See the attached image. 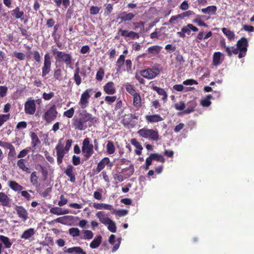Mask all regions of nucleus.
<instances>
[{"label":"nucleus","mask_w":254,"mask_h":254,"mask_svg":"<svg viewBox=\"0 0 254 254\" xmlns=\"http://www.w3.org/2000/svg\"><path fill=\"white\" fill-rule=\"evenodd\" d=\"M81 151L83 155L84 161L88 160L94 153V146L91 143V139L86 137L82 142Z\"/></svg>","instance_id":"obj_4"},{"label":"nucleus","mask_w":254,"mask_h":254,"mask_svg":"<svg viewBox=\"0 0 254 254\" xmlns=\"http://www.w3.org/2000/svg\"><path fill=\"white\" fill-rule=\"evenodd\" d=\"M10 198L3 192H0V204L4 207H10Z\"/></svg>","instance_id":"obj_18"},{"label":"nucleus","mask_w":254,"mask_h":254,"mask_svg":"<svg viewBox=\"0 0 254 254\" xmlns=\"http://www.w3.org/2000/svg\"><path fill=\"white\" fill-rule=\"evenodd\" d=\"M222 54L220 52H215L213 56V64L218 65L220 64V59Z\"/></svg>","instance_id":"obj_38"},{"label":"nucleus","mask_w":254,"mask_h":254,"mask_svg":"<svg viewBox=\"0 0 254 254\" xmlns=\"http://www.w3.org/2000/svg\"><path fill=\"white\" fill-rule=\"evenodd\" d=\"M174 107L177 110L182 111L185 110L186 105L184 102L181 101L179 103L175 104Z\"/></svg>","instance_id":"obj_59"},{"label":"nucleus","mask_w":254,"mask_h":254,"mask_svg":"<svg viewBox=\"0 0 254 254\" xmlns=\"http://www.w3.org/2000/svg\"><path fill=\"white\" fill-rule=\"evenodd\" d=\"M10 117V115L9 114H0V127H1L5 122L9 120Z\"/></svg>","instance_id":"obj_51"},{"label":"nucleus","mask_w":254,"mask_h":254,"mask_svg":"<svg viewBox=\"0 0 254 254\" xmlns=\"http://www.w3.org/2000/svg\"><path fill=\"white\" fill-rule=\"evenodd\" d=\"M63 138L59 140L58 143L55 147L57 155V161L59 165L63 163V160L64 155L67 153L64 148V143H63Z\"/></svg>","instance_id":"obj_8"},{"label":"nucleus","mask_w":254,"mask_h":254,"mask_svg":"<svg viewBox=\"0 0 254 254\" xmlns=\"http://www.w3.org/2000/svg\"><path fill=\"white\" fill-rule=\"evenodd\" d=\"M14 210L16 211L18 216L23 221H25L28 218V211L23 206L15 205Z\"/></svg>","instance_id":"obj_14"},{"label":"nucleus","mask_w":254,"mask_h":254,"mask_svg":"<svg viewBox=\"0 0 254 254\" xmlns=\"http://www.w3.org/2000/svg\"><path fill=\"white\" fill-rule=\"evenodd\" d=\"M130 143L136 148L135 150V153L138 155H140L141 154V151L143 149V147L141 144L136 138H132L130 140Z\"/></svg>","instance_id":"obj_27"},{"label":"nucleus","mask_w":254,"mask_h":254,"mask_svg":"<svg viewBox=\"0 0 254 254\" xmlns=\"http://www.w3.org/2000/svg\"><path fill=\"white\" fill-rule=\"evenodd\" d=\"M110 163V159L108 157L103 158L98 164L96 169L97 173L100 172L105 167V165H109Z\"/></svg>","instance_id":"obj_22"},{"label":"nucleus","mask_w":254,"mask_h":254,"mask_svg":"<svg viewBox=\"0 0 254 254\" xmlns=\"http://www.w3.org/2000/svg\"><path fill=\"white\" fill-rule=\"evenodd\" d=\"M58 114L56 105H53L45 112L43 118L46 123H50L57 118Z\"/></svg>","instance_id":"obj_6"},{"label":"nucleus","mask_w":254,"mask_h":254,"mask_svg":"<svg viewBox=\"0 0 254 254\" xmlns=\"http://www.w3.org/2000/svg\"><path fill=\"white\" fill-rule=\"evenodd\" d=\"M133 97V106L137 108H140L142 106L141 98L139 93H136Z\"/></svg>","instance_id":"obj_31"},{"label":"nucleus","mask_w":254,"mask_h":254,"mask_svg":"<svg viewBox=\"0 0 254 254\" xmlns=\"http://www.w3.org/2000/svg\"><path fill=\"white\" fill-rule=\"evenodd\" d=\"M97 120V118L86 110H82L79 112L78 117L75 116L72 119V125L75 129L81 131L91 127Z\"/></svg>","instance_id":"obj_1"},{"label":"nucleus","mask_w":254,"mask_h":254,"mask_svg":"<svg viewBox=\"0 0 254 254\" xmlns=\"http://www.w3.org/2000/svg\"><path fill=\"white\" fill-rule=\"evenodd\" d=\"M38 177L37 176L36 172H33L32 173L30 176V182L34 186H37L38 182Z\"/></svg>","instance_id":"obj_50"},{"label":"nucleus","mask_w":254,"mask_h":254,"mask_svg":"<svg viewBox=\"0 0 254 254\" xmlns=\"http://www.w3.org/2000/svg\"><path fill=\"white\" fill-rule=\"evenodd\" d=\"M92 92L93 89L88 88L86 89L81 94L78 104L82 109H85L88 106L89 99L92 95Z\"/></svg>","instance_id":"obj_5"},{"label":"nucleus","mask_w":254,"mask_h":254,"mask_svg":"<svg viewBox=\"0 0 254 254\" xmlns=\"http://www.w3.org/2000/svg\"><path fill=\"white\" fill-rule=\"evenodd\" d=\"M137 133L142 138L149 140L152 141H158L160 140V135L157 129H150L144 127L139 129Z\"/></svg>","instance_id":"obj_2"},{"label":"nucleus","mask_w":254,"mask_h":254,"mask_svg":"<svg viewBox=\"0 0 254 254\" xmlns=\"http://www.w3.org/2000/svg\"><path fill=\"white\" fill-rule=\"evenodd\" d=\"M27 160L25 159H20L17 162V165L19 168L22 171L25 172L27 173H30V169L27 167L26 163Z\"/></svg>","instance_id":"obj_21"},{"label":"nucleus","mask_w":254,"mask_h":254,"mask_svg":"<svg viewBox=\"0 0 254 254\" xmlns=\"http://www.w3.org/2000/svg\"><path fill=\"white\" fill-rule=\"evenodd\" d=\"M137 14L138 13L136 11H134L133 12H123L122 13L121 16L120 17L121 21L119 22V24L122 23H126L127 21L132 20Z\"/></svg>","instance_id":"obj_15"},{"label":"nucleus","mask_w":254,"mask_h":254,"mask_svg":"<svg viewBox=\"0 0 254 254\" xmlns=\"http://www.w3.org/2000/svg\"><path fill=\"white\" fill-rule=\"evenodd\" d=\"M75 111L73 107L70 108L69 109L64 112L63 115L68 118H71L74 114Z\"/></svg>","instance_id":"obj_53"},{"label":"nucleus","mask_w":254,"mask_h":254,"mask_svg":"<svg viewBox=\"0 0 254 254\" xmlns=\"http://www.w3.org/2000/svg\"><path fill=\"white\" fill-rule=\"evenodd\" d=\"M105 74L104 69L103 67H100L97 71L96 75V79L97 80L101 81L103 79Z\"/></svg>","instance_id":"obj_48"},{"label":"nucleus","mask_w":254,"mask_h":254,"mask_svg":"<svg viewBox=\"0 0 254 254\" xmlns=\"http://www.w3.org/2000/svg\"><path fill=\"white\" fill-rule=\"evenodd\" d=\"M237 47H232V55L239 53L238 57L241 59L246 55L247 48L249 46L248 41L246 38L242 37L238 40L236 44Z\"/></svg>","instance_id":"obj_3"},{"label":"nucleus","mask_w":254,"mask_h":254,"mask_svg":"<svg viewBox=\"0 0 254 254\" xmlns=\"http://www.w3.org/2000/svg\"><path fill=\"white\" fill-rule=\"evenodd\" d=\"M161 70V68L153 67L141 70L140 73L144 78L151 79L157 76Z\"/></svg>","instance_id":"obj_7"},{"label":"nucleus","mask_w":254,"mask_h":254,"mask_svg":"<svg viewBox=\"0 0 254 254\" xmlns=\"http://www.w3.org/2000/svg\"><path fill=\"white\" fill-rule=\"evenodd\" d=\"M162 47L158 45H154L149 47L147 51L154 55L158 54L161 51Z\"/></svg>","instance_id":"obj_36"},{"label":"nucleus","mask_w":254,"mask_h":254,"mask_svg":"<svg viewBox=\"0 0 254 254\" xmlns=\"http://www.w3.org/2000/svg\"><path fill=\"white\" fill-rule=\"evenodd\" d=\"M64 174L67 176L71 183H74L76 181V172L74 167L71 164L67 165L65 168Z\"/></svg>","instance_id":"obj_13"},{"label":"nucleus","mask_w":254,"mask_h":254,"mask_svg":"<svg viewBox=\"0 0 254 254\" xmlns=\"http://www.w3.org/2000/svg\"><path fill=\"white\" fill-rule=\"evenodd\" d=\"M150 156L153 160H156L162 163H164L165 162V159L163 156L158 153H151L150 154Z\"/></svg>","instance_id":"obj_49"},{"label":"nucleus","mask_w":254,"mask_h":254,"mask_svg":"<svg viewBox=\"0 0 254 254\" xmlns=\"http://www.w3.org/2000/svg\"><path fill=\"white\" fill-rule=\"evenodd\" d=\"M145 119L148 123L150 124L158 123L163 120V118L159 114L147 115L145 116Z\"/></svg>","instance_id":"obj_17"},{"label":"nucleus","mask_w":254,"mask_h":254,"mask_svg":"<svg viewBox=\"0 0 254 254\" xmlns=\"http://www.w3.org/2000/svg\"><path fill=\"white\" fill-rule=\"evenodd\" d=\"M54 78L55 80L61 81L63 80L62 71L60 68H56L54 71Z\"/></svg>","instance_id":"obj_42"},{"label":"nucleus","mask_w":254,"mask_h":254,"mask_svg":"<svg viewBox=\"0 0 254 254\" xmlns=\"http://www.w3.org/2000/svg\"><path fill=\"white\" fill-rule=\"evenodd\" d=\"M79 73V68H77L75 69V70H74L73 78L77 86H79L81 83V78L80 76Z\"/></svg>","instance_id":"obj_46"},{"label":"nucleus","mask_w":254,"mask_h":254,"mask_svg":"<svg viewBox=\"0 0 254 254\" xmlns=\"http://www.w3.org/2000/svg\"><path fill=\"white\" fill-rule=\"evenodd\" d=\"M30 136L31 138L32 150L34 151L36 148L37 146L41 144V141L35 132H32Z\"/></svg>","instance_id":"obj_23"},{"label":"nucleus","mask_w":254,"mask_h":254,"mask_svg":"<svg viewBox=\"0 0 254 254\" xmlns=\"http://www.w3.org/2000/svg\"><path fill=\"white\" fill-rule=\"evenodd\" d=\"M107 225H108V229L110 232L112 233H115L116 232L117 227L116 224L114 221L111 220L110 222H109Z\"/></svg>","instance_id":"obj_55"},{"label":"nucleus","mask_w":254,"mask_h":254,"mask_svg":"<svg viewBox=\"0 0 254 254\" xmlns=\"http://www.w3.org/2000/svg\"><path fill=\"white\" fill-rule=\"evenodd\" d=\"M33 59L38 64L41 63V57L39 52L37 51H34L33 52Z\"/></svg>","instance_id":"obj_57"},{"label":"nucleus","mask_w":254,"mask_h":254,"mask_svg":"<svg viewBox=\"0 0 254 254\" xmlns=\"http://www.w3.org/2000/svg\"><path fill=\"white\" fill-rule=\"evenodd\" d=\"M222 31L224 33V34L227 37V38L231 41L234 40L235 38V34L233 31H231L230 30L226 28H222L221 29Z\"/></svg>","instance_id":"obj_37"},{"label":"nucleus","mask_w":254,"mask_h":254,"mask_svg":"<svg viewBox=\"0 0 254 254\" xmlns=\"http://www.w3.org/2000/svg\"><path fill=\"white\" fill-rule=\"evenodd\" d=\"M9 187L14 191H21L23 187L16 181L10 180L8 182Z\"/></svg>","instance_id":"obj_26"},{"label":"nucleus","mask_w":254,"mask_h":254,"mask_svg":"<svg viewBox=\"0 0 254 254\" xmlns=\"http://www.w3.org/2000/svg\"><path fill=\"white\" fill-rule=\"evenodd\" d=\"M188 108L183 111L185 114H189L194 111L197 106L196 101L192 100L189 102L187 104Z\"/></svg>","instance_id":"obj_25"},{"label":"nucleus","mask_w":254,"mask_h":254,"mask_svg":"<svg viewBox=\"0 0 254 254\" xmlns=\"http://www.w3.org/2000/svg\"><path fill=\"white\" fill-rule=\"evenodd\" d=\"M8 153V159L11 161L14 160L16 159V152L14 146H12L9 149Z\"/></svg>","instance_id":"obj_45"},{"label":"nucleus","mask_w":254,"mask_h":254,"mask_svg":"<svg viewBox=\"0 0 254 254\" xmlns=\"http://www.w3.org/2000/svg\"><path fill=\"white\" fill-rule=\"evenodd\" d=\"M29 151L30 149L28 148L24 149L20 151V152L17 155V157L20 159H23L22 158L25 157L28 154Z\"/></svg>","instance_id":"obj_61"},{"label":"nucleus","mask_w":254,"mask_h":254,"mask_svg":"<svg viewBox=\"0 0 254 254\" xmlns=\"http://www.w3.org/2000/svg\"><path fill=\"white\" fill-rule=\"evenodd\" d=\"M104 91L108 95H113L116 92L115 84L112 81H109L103 86Z\"/></svg>","instance_id":"obj_16"},{"label":"nucleus","mask_w":254,"mask_h":254,"mask_svg":"<svg viewBox=\"0 0 254 254\" xmlns=\"http://www.w3.org/2000/svg\"><path fill=\"white\" fill-rule=\"evenodd\" d=\"M12 15L16 18H21L24 15V12L20 11L19 7H16L12 11Z\"/></svg>","instance_id":"obj_43"},{"label":"nucleus","mask_w":254,"mask_h":254,"mask_svg":"<svg viewBox=\"0 0 254 254\" xmlns=\"http://www.w3.org/2000/svg\"><path fill=\"white\" fill-rule=\"evenodd\" d=\"M151 89L156 91L158 94V95L162 96V100L164 101V102H166L167 101L168 98V94L163 88L157 87V86L153 85L151 86Z\"/></svg>","instance_id":"obj_19"},{"label":"nucleus","mask_w":254,"mask_h":254,"mask_svg":"<svg viewBox=\"0 0 254 254\" xmlns=\"http://www.w3.org/2000/svg\"><path fill=\"white\" fill-rule=\"evenodd\" d=\"M101 7L96 6H91L90 8V13L91 15H96L99 13Z\"/></svg>","instance_id":"obj_62"},{"label":"nucleus","mask_w":254,"mask_h":254,"mask_svg":"<svg viewBox=\"0 0 254 254\" xmlns=\"http://www.w3.org/2000/svg\"><path fill=\"white\" fill-rule=\"evenodd\" d=\"M65 252L69 254H87L84 251L83 249L80 247H74L72 248H69L67 249Z\"/></svg>","instance_id":"obj_29"},{"label":"nucleus","mask_w":254,"mask_h":254,"mask_svg":"<svg viewBox=\"0 0 254 254\" xmlns=\"http://www.w3.org/2000/svg\"><path fill=\"white\" fill-rule=\"evenodd\" d=\"M212 98L213 97L211 95H207L203 99H202L201 100V105L204 107H209L211 104L210 100L212 99Z\"/></svg>","instance_id":"obj_39"},{"label":"nucleus","mask_w":254,"mask_h":254,"mask_svg":"<svg viewBox=\"0 0 254 254\" xmlns=\"http://www.w3.org/2000/svg\"><path fill=\"white\" fill-rule=\"evenodd\" d=\"M193 22L197 23L198 26L207 27V24L200 19L198 15L197 16L195 19H193Z\"/></svg>","instance_id":"obj_63"},{"label":"nucleus","mask_w":254,"mask_h":254,"mask_svg":"<svg viewBox=\"0 0 254 254\" xmlns=\"http://www.w3.org/2000/svg\"><path fill=\"white\" fill-rule=\"evenodd\" d=\"M132 25L134 26V30H136L137 29L140 28L142 31L144 28V22L142 21L135 22L132 23Z\"/></svg>","instance_id":"obj_56"},{"label":"nucleus","mask_w":254,"mask_h":254,"mask_svg":"<svg viewBox=\"0 0 254 254\" xmlns=\"http://www.w3.org/2000/svg\"><path fill=\"white\" fill-rule=\"evenodd\" d=\"M80 232V230L77 228H71L69 229V233L73 237L79 236Z\"/></svg>","instance_id":"obj_52"},{"label":"nucleus","mask_w":254,"mask_h":254,"mask_svg":"<svg viewBox=\"0 0 254 254\" xmlns=\"http://www.w3.org/2000/svg\"><path fill=\"white\" fill-rule=\"evenodd\" d=\"M129 33V31L127 30H123L120 28L118 30V34L125 38H128Z\"/></svg>","instance_id":"obj_64"},{"label":"nucleus","mask_w":254,"mask_h":254,"mask_svg":"<svg viewBox=\"0 0 254 254\" xmlns=\"http://www.w3.org/2000/svg\"><path fill=\"white\" fill-rule=\"evenodd\" d=\"M96 216L99 219L100 221L105 225H107L111 220L102 211L98 212Z\"/></svg>","instance_id":"obj_28"},{"label":"nucleus","mask_w":254,"mask_h":254,"mask_svg":"<svg viewBox=\"0 0 254 254\" xmlns=\"http://www.w3.org/2000/svg\"><path fill=\"white\" fill-rule=\"evenodd\" d=\"M0 241L4 245V248L6 249H9L12 245V242H11L10 239L3 235H0Z\"/></svg>","instance_id":"obj_33"},{"label":"nucleus","mask_w":254,"mask_h":254,"mask_svg":"<svg viewBox=\"0 0 254 254\" xmlns=\"http://www.w3.org/2000/svg\"><path fill=\"white\" fill-rule=\"evenodd\" d=\"M35 231L34 228H29L23 232L20 236V238L27 240L30 238L35 234Z\"/></svg>","instance_id":"obj_30"},{"label":"nucleus","mask_w":254,"mask_h":254,"mask_svg":"<svg viewBox=\"0 0 254 254\" xmlns=\"http://www.w3.org/2000/svg\"><path fill=\"white\" fill-rule=\"evenodd\" d=\"M123 171L124 172L127 171L128 173H127V177H129L131 176L133 174V172H134L133 166L132 165H130L129 167L124 169L123 170Z\"/></svg>","instance_id":"obj_60"},{"label":"nucleus","mask_w":254,"mask_h":254,"mask_svg":"<svg viewBox=\"0 0 254 254\" xmlns=\"http://www.w3.org/2000/svg\"><path fill=\"white\" fill-rule=\"evenodd\" d=\"M125 62V57L123 55H121L118 58L117 62H116V70L117 72H120L121 70L122 67L124 64Z\"/></svg>","instance_id":"obj_35"},{"label":"nucleus","mask_w":254,"mask_h":254,"mask_svg":"<svg viewBox=\"0 0 254 254\" xmlns=\"http://www.w3.org/2000/svg\"><path fill=\"white\" fill-rule=\"evenodd\" d=\"M106 151L108 154H113L114 153L115 151V146L112 141L109 140L107 141Z\"/></svg>","instance_id":"obj_40"},{"label":"nucleus","mask_w":254,"mask_h":254,"mask_svg":"<svg viewBox=\"0 0 254 254\" xmlns=\"http://www.w3.org/2000/svg\"><path fill=\"white\" fill-rule=\"evenodd\" d=\"M52 57L49 53H46L44 57V63L42 67V76L45 77L51 70Z\"/></svg>","instance_id":"obj_9"},{"label":"nucleus","mask_w":254,"mask_h":254,"mask_svg":"<svg viewBox=\"0 0 254 254\" xmlns=\"http://www.w3.org/2000/svg\"><path fill=\"white\" fill-rule=\"evenodd\" d=\"M82 233L84 234V236L80 237L82 239L90 240L93 237V233L90 230H82Z\"/></svg>","instance_id":"obj_47"},{"label":"nucleus","mask_w":254,"mask_h":254,"mask_svg":"<svg viewBox=\"0 0 254 254\" xmlns=\"http://www.w3.org/2000/svg\"><path fill=\"white\" fill-rule=\"evenodd\" d=\"M56 61V62L64 63L66 67L72 68V65L73 61L70 54L62 52Z\"/></svg>","instance_id":"obj_10"},{"label":"nucleus","mask_w":254,"mask_h":254,"mask_svg":"<svg viewBox=\"0 0 254 254\" xmlns=\"http://www.w3.org/2000/svg\"><path fill=\"white\" fill-rule=\"evenodd\" d=\"M198 30V29L192 24H188L187 25L183 26L181 29V31L177 32V34L179 37L184 38L186 36V34L188 35H190V34L191 31L197 32Z\"/></svg>","instance_id":"obj_12"},{"label":"nucleus","mask_w":254,"mask_h":254,"mask_svg":"<svg viewBox=\"0 0 254 254\" xmlns=\"http://www.w3.org/2000/svg\"><path fill=\"white\" fill-rule=\"evenodd\" d=\"M194 15L195 13L193 11L189 10L180 14V17H181V19H184L185 17H190Z\"/></svg>","instance_id":"obj_58"},{"label":"nucleus","mask_w":254,"mask_h":254,"mask_svg":"<svg viewBox=\"0 0 254 254\" xmlns=\"http://www.w3.org/2000/svg\"><path fill=\"white\" fill-rule=\"evenodd\" d=\"M57 7H60L62 4L67 8L70 4V0H53Z\"/></svg>","instance_id":"obj_41"},{"label":"nucleus","mask_w":254,"mask_h":254,"mask_svg":"<svg viewBox=\"0 0 254 254\" xmlns=\"http://www.w3.org/2000/svg\"><path fill=\"white\" fill-rule=\"evenodd\" d=\"M36 110L35 100L29 99L24 104V111L26 114L33 115Z\"/></svg>","instance_id":"obj_11"},{"label":"nucleus","mask_w":254,"mask_h":254,"mask_svg":"<svg viewBox=\"0 0 254 254\" xmlns=\"http://www.w3.org/2000/svg\"><path fill=\"white\" fill-rule=\"evenodd\" d=\"M50 212L53 214L61 215L68 214L69 212L68 209L63 210L61 207H54L50 209Z\"/></svg>","instance_id":"obj_24"},{"label":"nucleus","mask_w":254,"mask_h":254,"mask_svg":"<svg viewBox=\"0 0 254 254\" xmlns=\"http://www.w3.org/2000/svg\"><path fill=\"white\" fill-rule=\"evenodd\" d=\"M219 45L221 49L224 50V51L227 54L228 56L230 57L232 56V47L226 45L225 39L224 38L220 39Z\"/></svg>","instance_id":"obj_20"},{"label":"nucleus","mask_w":254,"mask_h":254,"mask_svg":"<svg viewBox=\"0 0 254 254\" xmlns=\"http://www.w3.org/2000/svg\"><path fill=\"white\" fill-rule=\"evenodd\" d=\"M113 9V5L111 3H108L107 4L105 8L104 15L105 16L109 15L112 12Z\"/></svg>","instance_id":"obj_54"},{"label":"nucleus","mask_w":254,"mask_h":254,"mask_svg":"<svg viewBox=\"0 0 254 254\" xmlns=\"http://www.w3.org/2000/svg\"><path fill=\"white\" fill-rule=\"evenodd\" d=\"M217 7L215 5L208 6L206 8L201 9V12L204 14L213 15L216 13Z\"/></svg>","instance_id":"obj_32"},{"label":"nucleus","mask_w":254,"mask_h":254,"mask_svg":"<svg viewBox=\"0 0 254 254\" xmlns=\"http://www.w3.org/2000/svg\"><path fill=\"white\" fill-rule=\"evenodd\" d=\"M125 88L127 92L128 93L132 96L133 95H134L135 94L137 93L134 86L130 83H127L125 85Z\"/></svg>","instance_id":"obj_44"},{"label":"nucleus","mask_w":254,"mask_h":254,"mask_svg":"<svg viewBox=\"0 0 254 254\" xmlns=\"http://www.w3.org/2000/svg\"><path fill=\"white\" fill-rule=\"evenodd\" d=\"M102 242V237L99 235L94 238V239L90 243V247L92 249H96L99 247Z\"/></svg>","instance_id":"obj_34"}]
</instances>
